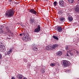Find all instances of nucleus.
Instances as JSON below:
<instances>
[{
    "label": "nucleus",
    "instance_id": "1",
    "mask_svg": "<svg viewBox=\"0 0 79 79\" xmlns=\"http://www.w3.org/2000/svg\"><path fill=\"white\" fill-rule=\"evenodd\" d=\"M14 15V11L12 10H6L5 14V16L7 18H11Z\"/></svg>",
    "mask_w": 79,
    "mask_h": 79
},
{
    "label": "nucleus",
    "instance_id": "2",
    "mask_svg": "<svg viewBox=\"0 0 79 79\" xmlns=\"http://www.w3.org/2000/svg\"><path fill=\"white\" fill-rule=\"evenodd\" d=\"M31 39V38H29V35L27 33L25 34L23 38V40L24 42H27V40L29 41Z\"/></svg>",
    "mask_w": 79,
    "mask_h": 79
},
{
    "label": "nucleus",
    "instance_id": "3",
    "mask_svg": "<svg viewBox=\"0 0 79 79\" xmlns=\"http://www.w3.org/2000/svg\"><path fill=\"white\" fill-rule=\"evenodd\" d=\"M63 64L64 66H66V67H68L69 66V62L68 61L66 60H63L62 61Z\"/></svg>",
    "mask_w": 79,
    "mask_h": 79
},
{
    "label": "nucleus",
    "instance_id": "4",
    "mask_svg": "<svg viewBox=\"0 0 79 79\" xmlns=\"http://www.w3.org/2000/svg\"><path fill=\"white\" fill-rule=\"evenodd\" d=\"M40 30V25H38L37 28L35 29L34 32H39Z\"/></svg>",
    "mask_w": 79,
    "mask_h": 79
},
{
    "label": "nucleus",
    "instance_id": "5",
    "mask_svg": "<svg viewBox=\"0 0 79 79\" xmlns=\"http://www.w3.org/2000/svg\"><path fill=\"white\" fill-rule=\"evenodd\" d=\"M29 12L31 13V14H33V15H37V12L33 9H31L29 11Z\"/></svg>",
    "mask_w": 79,
    "mask_h": 79
},
{
    "label": "nucleus",
    "instance_id": "6",
    "mask_svg": "<svg viewBox=\"0 0 79 79\" xmlns=\"http://www.w3.org/2000/svg\"><path fill=\"white\" fill-rule=\"evenodd\" d=\"M35 21V20L34 19V18H33V17L31 18L29 21L30 24H32V25H33V24L34 23Z\"/></svg>",
    "mask_w": 79,
    "mask_h": 79
},
{
    "label": "nucleus",
    "instance_id": "7",
    "mask_svg": "<svg viewBox=\"0 0 79 79\" xmlns=\"http://www.w3.org/2000/svg\"><path fill=\"white\" fill-rule=\"evenodd\" d=\"M5 50H6V49H5V46H3L0 48V51L2 52H5Z\"/></svg>",
    "mask_w": 79,
    "mask_h": 79
},
{
    "label": "nucleus",
    "instance_id": "8",
    "mask_svg": "<svg viewBox=\"0 0 79 79\" xmlns=\"http://www.w3.org/2000/svg\"><path fill=\"white\" fill-rule=\"evenodd\" d=\"M59 5L60 6H64V2L63 1H60L59 2Z\"/></svg>",
    "mask_w": 79,
    "mask_h": 79
},
{
    "label": "nucleus",
    "instance_id": "9",
    "mask_svg": "<svg viewBox=\"0 0 79 79\" xmlns=\"http://www.w3.org/2000/svg\"><path fill=\"white\" fill-rule=\"evenodd\" d=\"M57 31L58 32H61L62 31V28L60 26H57Z\"/></svg>",
    "mask_w": 79,
    "mask_h": 79
},
{
    "label": "nucleus",
    "instance_id": "10",
    "mask_svg": "<svg viewBox=\"0 0 79 79\" xmlns=\"http://www.w3.org/2000/svg\"><path fill=\"white\" fill-rule=\"evenodd\" d=\"M60 20L62 23H63L65 21V18L63 17H61L60 18Z\"/></svg>",
    "mask_w": 79,
    "mask_h": 79
},
{
    "label": "nucleus",
    "instance_id": "11",
    "mask_svg": "<svg viewBox=\"0 0 79 79\" xmlns=\"http://www.w3.org/2000/svg\"><path fill=\"white\" fill-rule=\"evenodd\" d=\"M46 49L47 50H52V46L48 45V46L46 47Z\"/></svg>",
    "mask_w": 79,
    "mask_h": 79
},
{
    "label": "nucleus",
    "instance_id": "12",
    "mask_svg": "<svg viewBox=\"0 0 79 79\" xmlns=\"http://www.w3.org/2000/svg\"><path fill=\"white\" fill-rule=\"evenodd\" d=\"M62 52L61 51H58L56 53V55L58 56H61L62 55Z\"/></svg>",
    "mask_w": 79,
    "mask_h": 79
},
{
    "label": "nucleus",
    "instance_id": "13",
    "mask_svg": "<svg viewBox=\"0 0 79 79\" xmlns=\"http://www.w3.org/2000/svg\"><path fill=\"white\" fill-rule=\"evenodd\" d=\"M67 52H68L69 55H71V56H73V52L72 50H69V52L68 51Z\"/></svg>",
    "mask_w": 79,
    "mask_h": 79
},
{
    "label": "nucleus",
    "instance_id": "14",
    "mask_svg": "<svg viewBox=\"0 0 79 79\" xmlns=\"http://www.w3.org/2000/svg\"><path fill=\"white\" fill-rule=\"evenodd\" d=\"M68 19L69 21H70V22H71V21H72L73 20V17L70 16L68 17Z\"/></svg>",
    "mask_w": 79,
    "mask_h": 79
},
{
    "label": "nucleus",
    "instance_id": "15",
    "mask_svg": "<svg viewBox=\"0 0 79 79\" xmlns=\"http://www.w3.org/2000/svg\"><path fill=\"white\" fill-rule=\"evenodd\" d=\"M58 45L57 44H54L52 46V49H55L56 48V47H57Z\"/></svg>",
    "mask_w": 79,
    "mask_h": 79
},
{
    "label": "nucleus",
    "instance_id": "16",
    "mask_svg": "<svg viewBox=\"0 0 79 79\" xmlns=\"http://www.w3.org/2000/svg\"><path fill=\"white\" fill-rule=\"evenodd\" d=\"M75 10L76 12H78L79 13V7H76L75 9Z\"/></svg>",
    "mask_w": 79,
    "mask_h": 79
},
{
    "label": "nucleus",
    "instance_id": "17",
    "mask_svg": "<svg viewBox=\"0 0 79 79\" xmlns=\"http://www.w3.org/2000/svg\"><path fill=\"white\" fill-rule=\"evenodd\" d=\"M17 77L19 79H21L23 77V75L21 74L18 75H17Z\"/></svg>",
    "mask_w": 79,
    "mask_h": 79
},
{
    "label": "nucleus",
    "instance_id": "18",
    "mask_svg": "<svg viewBox=\"0 0 79 79\" xmlns=\"http://www.w3.org/2000/svg\"><path fill=\"white\" fill-rule=\"evenodd\" d=\"M40 71L41 73H43V74H44V73H45V69H41L40 70Z\"/></svg>",
    "mask_w": 79,
    "mask_h": 79
},
{
    "label": "nucleus",
    "instance_id": "19",
    "mask_svg": "<svg viewBox=\"0 0 79 79\" xmlns=\"http://www.w3.org/2000/svg\"><path fill=\"white\" fill-rule=\"evenodd\" d=\"M65 49L66 50H70V47L69 46H67L65 47Z\"/></svg>",
    "mask_w": 79,
    "mask_h": 79
},
{
    "label": "nucleus",
    "instance_id": "20",
    "mask_svg": "<svg viewBox=\"0 0 79 79\" xmlns=\"http://www.w3.org/2000/svg\"><path fill=\"white\" fill-rule=\"evenodd\" d=\"M5 46H3V44L1 42H0V48L3 47H4Z\"/></svg>",
    "mask_w": 79,
    "mask_h": 79
},
{
    "label": "nucleus",
    "instance_id": "21",
    "mask_svg": "<svg viewBox=\"0 0 79 79\" xmlns=\"http://www.w3.org/2000/svg\"><path fill=\"white\" fill-rule=\"evenodd\" d=\"M53 38L54 39H56V40H58V38H57V37H56V36H55L53 35Z\"/></svg>",
    "mask_w": 79,
    "mask_h": 79
},
{
    "label": "nucleus",
    "instance_id": "22",
    "mask_svg": "<svg viewBox=\"0 0 79 79\" xmlns=\"http://www.w3.org/2000/svg\"><path fill=\"white\" fill-rule=\"evenodd\" d=\"M32 49L33 50L37 51V48L36 47H34V48H32Z\"/></svg>",
    "mask_w": 79,
    "mask_h": 79
},
{
    "label": "nucleus",
    "instance_id": "23",
    "mask_svg": "<svg viewBox=\"0 0 79 79\" xmlns=\"http://www.w3.org/2000/svg\"><path fill=\"white\" fill-rule=\"evenodd\" d=\"M69 2L70 3H73L74 1L73 0H69Z\"/></svg>",
    "mask_w": 79,
    "mask_h": 79
},
{
    "label": "nucleus",
    "instance_id": "24",
    "mask_svg": "<svg viewBox=\"0 0 79 79\" xmlns=\"http://www.w3.org/2000/svg\"><path fill=\"white\" fill-rule=\"evenodd\" d=\"M56 3H57V2L56 1L54 2L53 3L54 6H56Z\"/></svg>",
    "mask_w": 79,
    "mask_h": 79
},
{
    "label": "nucleus",
    "instance_id": "25",
    "mask_svg": "<svg viewBox=\"0 0 79 79\" xmlns=\"http://www.w3.org/2000/svg\"><path fill=\"white\" fill-rule=\"evenodd\" d=\"M31 47L32 48L35 47V44H32L31 45Z\"/></svg>",
    "mask_w": 79,
    "mask_h": 79
},
{
    "label": "nucleus",
    "instance_id": "26",
    "mask_svg": "<svg viewBox=\"0 0 79 79\" xmlns=\"http://www.w3.org/2000/svg\"><path fill=\"white\" fill-rule=\"evenodd\" d=\"M3 32V30L2 29H0V34L2 33Z\"/></svg>",
    "mask_w": 79,
    "mask_h": 79
},
{
    "label": "nucleus",
    "instance_id": "27",
    "mask_svg": "<svg viewBox=\"0 0 79 79\" xmlns=\"http://www.w3.org/2000/svg\"><path fill=\"white\" fill-rule=\"evenodd\" d=\"M3 25H0V29H2L3 28Z\"/></svg>",
    "mask_w": 79,
    "mask_h": 79
},
{
    "label": "nucleus",
    "instance_id": "28",
    "mask_svg": "<svg viewBox=\"0 0 79 79\" xmlns=\"http://www.w3.org/2000/svg\"><path fill=\"white\" fill-rule=\"evenodd\" d=\"M12 51L13 50H12V49H10L8 51L9 52H10V53H11Z\"/></svg>",
    "mask_w": 79,
    "mask_h": 79
},
{
    "label": "nucleus",
    "instance_id": "29",
    "mask_svg": "<svg viewBox=\"0 0 79 79\" xmlns=\"http://www.w3.org/2000/svg\"><path fill=\"white\" fill-rule=\"evenodd\" d=\"M51 65L52 66H55V64L54 63L51 64Z\"/></svg>",
    "mask_w": 79,
    "mask_h": 79
},
{
    "label": "nucleus",
    "instance_id": "30",
    "mask_svg": "<svg viewBox=\"0 0 79 79\" xmlns=\"http://www.w3.org/2000/svg\"><path fill=\"white\" fill-rule=\"evenodd\" d=\"M59 14L61 15V14H62V13H63V12H62V11H59Z\"/></svg>",
    "mask_w": 79,
    "mask_h": 79
},
{
    "label": "nucleus",
    "instance_id": "31",
    "mask_svg": "<svg viewBox=\"0 0 79 79\" xmlns=\"http://www.w3.org/2000/svg\"><path fill=\"white\" fill-rule=\"evenodd\" d=\"M24 62H25V63H26V62H27V59H24Z\"/></svg>",
    "mask_w": 79,
    "mask_h": 79
},
{
    "label": "nucleus",
    "instance_id": "32",
    "mask_svg": "<svg viewBox=\"0 0 79 79\" xmlns=\"http://www.w3.org/2000/svg\"><path fill=\"white\" fill-rule=\"evenodd\" d=\"M27 66L28 67V68H29V67L31 66V64H28Z\"/></svg>",
    "mask_w": 79,
    "mask_h": 79
},
{
    "label": "nucleus",
    "instance_id": "33",
    "mask_svg": "<svg viewBox=\"0 0 79 79\" xmlns=\"http://www.w3.org/2000/svg\"><path fill=\"white\" fill-rule=\"evenodd\" d=\"M70 71H71V70H70L68 69L67 70V73H69V72H70Z\"/></svg>",
    "mask_w": 79,
    "mask_h": 79
},
{
    "label": "nucleus",
    "instance_id": "34",
    "mask_svg": "<svg viewBox=\"0 0 79 79\" xmlns=\"http://www.w3.org/2000/svg\"><path fill=\"white\" fill-rule=\"evenodd\" d=\"M7 53H8V55H10V54L11 53V52H9V51H7Z\"/></svg>",
    "mask_w": 79,
    "mask_h": 79
},
{
    "label": "nucleus",
    "instance_id": "35",
    "mask_svg": "<svg viewBox=\"0 0 79 79\" xmlns=\"http://www.w3.org/2000/svg\"><path fill=\"white\" fill-rule=\"evenodd\" d=\"M6 30H7V31H8V32H9V31H10V29H9V28H6Z\"/></svg>",
    "mask_w": 79,
    "mask_h": 79
},
{
    "label": "nucleus",
    "instance_id": "36",
    "mask_svg": "<svg viewBox=\"0 0 79 79\" xmlns=\"http://www.w3.org/2000/svg\"><path fill=\"white\" fill-rule=\"evenodd\" d=\"M2 55L1 54V53H0V59H2Z\"/></svg>",
    "mask_w": 79,
    "mask_h": 79
},
{
    "label": "nucleus",
    "instance_id": "37",
    "mask_svg": "<svg viewBox=\"0 0 79 79\" xmlns=\"http://www.w3.org/2000/svg\"><path fill=\"white\" fill-rule=\"evenodd\" d=\"M5 55H8V52H7L5 53Z\"/></svg>",
    "mask_w": 79,
    "mask_h": 79
},
{
    "label": "nucleus",
    "instance_id": "38",
    "mask_svg": "<svg viewBox=\"0 0 79 79\" xmlns=\"http://www.w3.org/2000/svg\"><path fill=\"white\" fill-rule=\"evenodd\" d=\"M66 56H69V55L68 54V53H66Z\"/></svg>",
    "mask_w": 79,
    "mask_h": 79
},
{
    "label": "nucleus",
    "instance_id": "39",
    "mask_svg": "<svg viewBox=\"0 0 79 79\" xmlns=\"http://www.w3.org/2000/svg\"><path fill=\"white\" fill-rule=\"evenodd\" d=\"M36 69H37V68H35L34 69V70H35V71H36L37 70V69H36Z\"/></svg>",
    "mask_w": 79,
    "mask_h": 79
},
{
    "label": "nucleus",
    "instance_id": "40",
    "mask_svg": "<svg viewBox=\"0 0 79 79\" xmlns=\"http://www.w3.org/2000/svg\"><path fill=\"white\" fill-rule=\"evenodd\" d=\"M11 79H15V78L14 77H12L11 78Z\"/></svg>",
    "mask_w": 79,
    "mask_h": 79
},
{
    "label": "nucleus",
    "instance_id": "41",
    "mask_svg": "<svg viewBox=\"0 0 79 79\" xmlns=\"http://www.w3.org/2000/svg\"><path fill=\"white\" fill-rule=\"evenodd\" d=\"M76 52L77 53V54H78V53H79V52L77 51H76Z\"/></svg>",
    "mask_w": 79,
    "mask_h": 79
},
{
    "label": "nucleus",
    "instance_id": "42",
    "mask_svg": "<svg viewBox=\"0 0 79 79\" xmlns=\"http://www.w3.org/2000/svg\"><path fill=\"white\" fill-rule=\"evenodd\" d=\"M10 35H13V34L12 33H10Z\"/></svg>",
    "mask_w": 79,
    "mask_h": 79
},
{
    "label": "nucleus",
    "instance_id": "43",
    "mask_svg": "<svg viewBox=\"0 0 79 79\" xmlns=\"http://www.w3.org/2000/svg\"><path fill=\"white\" fill-rule=\"evenodd\" d=\"M23 79H27V78H26V77H24L23 78Z\"/></svg>",
    "mask_w": 79,
    "mask_h": 79
},
{
    "label": "nucleus",
    "instance_id": "44",
    "mask_svg": "<svg viewBox=\"0 0 79 79\" xmlns=\"http://www.w3.org/2000/svg\"><path fill=\"white\" fill-rule=\"evenodd\" d=\"M24 34H25V33H22V35H24Z\"/></svg>",
    "mask_w": 79,
    "mask_h": 79
},
{
    "label": "nucleus",
    "instance_id": "45",
    "mask_svg": "<svg viewBox=\"0 0 79 79\" xmlns=\"http://www.w3.org/2000/svg\"><path fill=\"white\" fill-rule=\"evenodd\" d=\"M16 4H18V3H19V2H16L15 3Z\"/></svg>",
    "mask_w": 79,
    "mask_h": 79
},
{
    "label": "nucleus",
    "instance_id": "46",
    "mask_svg": "<svg viewBox=\"0 0 79 79\" xmlns=\"http://www.w3.org/2000/svg\"><path fill=\"white\" fill-rule=\"evenodd\" d=\"M22 34H20V36H22Z\"/></svg>",
    "mask_w": 79,
    "mask_h": 79
},
{
    "label": "nucleus",
    "instance_id": "47",
    "mask_svg": "<svg viewBox=\"0 0 79 79\" xmlns=\"http://www.w3.org/2000/svg\"><path fill=\"white\" fill-rule=\"evenodd\" d=\"M12 0H9V1L10 2H11Z\"/></svg>",
    "mask_w": 79,
    "mask_h": 79
},
{
    "label": "nucleus",
    "instance_id": "48",
    "mask_svg": "<svg viewBox=\"0 0 79 79\" xmlns=\"http://www.w3.org/2000/svg\"><path fill=\"white\" fill-rule=\"evenodd\" d=\"M45 1H46V2H47L48 1V0H45Z\"/></svg>",
    "mask_w": 79,
    "mask_h": 79
},
{
    "label": "nucleus",
    "instance_id": "49",
    "mask_svg": "<svg viewBox=\"0 0 79 79\" xmlns=\"http://www.w3.org/2000/svg\"><path fill=\"white\" fill-rule=\"evenodd\" d=\"M11 37H12V35H11Z\"/></svg>",
    "mask_w": 79,
    "mask_h": 79
},
{
    "label": "nucleus",
    "instance_id": "50",
    "mask_svg": "<svg viewBox=\"0 0 79 79\" xmlns=\"http://www.w3.org/2000/svg\"><path fill=\"white\" fill-rule=\"evenodd\" d=\"M36 0V1H37V0Z\"/></svg>",
    "mask_w": 79,
    "mask_h": 79
},
{
    "label": "nucleus",
    "instance_id": "51",
    "mask_svg": "<svg viewBox=\"0 0 79 79\" xmlns=\"http://www.w3.org/2000/svg\"><path fill=\"white\" fill-rule=\"evenodd\" d=\"M78 1H79V0H78Z\"/></svg>",
    "mask_w": 79,
    "mask_h": 79
}]
</instances>
